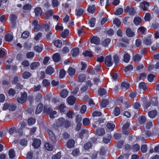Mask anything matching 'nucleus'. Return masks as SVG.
Listing matches in <instances>:
<instances>
[{
	"label": "nucleus",
	"instance_id": "obj_1",
	"mask_svg": "<svg viewBox=\"0 0 159 159\" xmlns=\"http://www.w3.org/2000/svg\"><path fill=\"white\" fill-rule=\"evenodd\" d=\"M44 111L49 115L50 118L52 119L56 117L57 112L55 111H53L50 107L47 106L44 107Z\"/></svg>",
	"mask_w": 159,
	"mask_h": 159
},
{
	"label": "nucleus",
	"instance_id": "obj_2",
	"mask_svg": "<svg viewBox=\"0 0 159 159\" xmlns=\"http://www.w3.org/2000/svg\"><path fill=\"white\" fill-rule=\"evenodd\" d=\"M27 94L26 92L22 93L21 96L17 98V101L18 103L22 104L26 102L27 99Z\"/></svg>",
	"mask_w": 159,
	"mask_h": 159
},
{
	"label": "nucleus",
	"instance_id": "obj_3",
	"mask_svg": "<svg viewBox=\"0 0 159 159\" xmlns=\"http://www.w3.org/2000/svg\"><path fill=\"white\" fill-rule=\"evenodd\" d=\"M105 62L106 65L108 67H110L113 65V61L111 59V55L107 56L106 57Z\"/></svg>",
	"mask_w": 159,
	"mask_h": 159
},
{
	"label": "nucleus",
	"instance_id": "obj_4",
	"mask_svg": "<svg viewBox=\"0 0 159 159\" xmlns=\"http://www.w3.org/2000/svg\"><path fill=\"white\" fill-rule=\"evenodd\" d=\"M149 5V2L146 1L140 3V8L143 11H146L148 10Z\"/></svg>",
	"mask_w": 159,
	"mask_h": 159
},
{
	"label": "nucleus",
	"instance_id": "obj_5",
	"mask_svg": "<svg viewBox=\"0 0 159 159\" xmlns=\"http://www.w3.org/2000/svg\"><path fill=\"white\" fill-rule=\"evenodd\" d=\"M47 132L48 134L50 139L52 140L53 143H55L56 141L55 134L52 131L49 129L47 130Z\"/></svg>",
	"mask_w": 159,
	"mask_h": 159
},
{
	"label": "nucleus",
	"instance_id": "obj_6",
	"mask_svg": "<svg viewBox=\"0 0 159 159\" xmlns=\"http://www.w3.org/2000/svg\"><path fill=\"white\" fill-rule=\"evenodd\" d=\"M121 54L123 55L124 61L126 63H128L130 59V56L129 55L127 52H124L121 53Z\"/></svg>",
	"mask_w": 159,
	"mask_h": 159
},
{
	"label": "nucleus",
	"instance_id": "obj_7",
	"mask_svg": "<svg viewBox=\"0 0 159 159\" xmlns=\"http://www.w3.org/2000/svg\"><path fill=\"white\" fill-rule=\"evenodd\" d=\"M41 143V140L40 139H36L34 140L32 145L35 148H37L40 146Z\"/></svg>",
	"mask_w": 159,
	"mask_h": 159
},
{
	"label": "nucleus",
	"instance_id": "obj_8",
	"mask_svg": "<svg viewBox=\"0 0 159 159\" xmlns=\"http://www.w3.org/2000/svg\"><path fill=\"white\" fill-rule=\"evenodd\" d=\"M91 43L96 45H98L100 43V40L99 38L96 36H93L91 39Z\"/></svg>",
	"mask_w": 159,
	"mask_h": 159
},
{
	"label": "nucleus",
	"instance_id": "obj_9",
	"mask_svg": "<svg viewBox=\"0 0 159 159\" xmlns=\"http://www.w3.org/2000/svg\"><path fill=\"white\" fill-rule=\"evenodd\" d=\"M75 98L73 96L69 97L67 99L68 103L70 105H73L75 102Z\"/></svg>",
	"mask_w": 159,
	"mask_h": 159
},
{
	"label": "nucleus",
	"instance_id": "obj_10",
	"mask_svg": "<svg viewBox=\"0 0 159 159\" xmlns=\"http://www.w3.org/2000/svg\"><path fill=\"white\" fill-rule=\"evenodd\" d=\"M34 12L36 16H40L42 12V10L40 7H36L34 9Z\"/></svg>",
	"mask_w": 159,
	"mask_h": 159
},
{
	"label": "nucleus",
	"instance_id": "obj_11",
	"mask_svg": "<svg viewBox=\"0 0 159 159\" xmlns=\"http://www.w3.org/2000/svg\"><path fill=\"white\" fill-rule=\"evenodd\" d=\"M84 10L80 7H77L75 10V15L77 16H80L83 13Z\"/></svg>",
	"mask_w": 159,
	"mask_h": 159
},
{
	"label": "nucleus",
	"instance_id": "obj_12",
	"mask_svg": "<svg viewBox=\"0 0 159 159\" xmlns=\"http://www.w3.org/2000/svg\"><path fill=\"white\" fill-rule=\"evenodd\" d=\"M54 71V68L50 66L47 67L45 70L46 73L50 75H52Z\"/></svg>",
	"mask_w": 159,
	"mask_h": 159
},
{
	"label": "nucleus",
	"instance_id": "obj_13",
	"mask_svg": "<svg viewBox=\"0 0 159 159\" xmlns=\"http://www.w3.org/2000/svg\"><path fill=\"white\" fill-rule=\"evenodd\" d=\"M86 76L85 75L82 74L79 75L78 77L77 81L80 82H83L86 80Z\"/></svg>",
	"mask_w": 159,
	"mask_h": 159
},
{
	"label": "nucleus",
	"instance_id": "obj_14",
	"mask_svg": "<svg viewBox=\"0 0 159 159\" xmlns=\"http://www.w3.org/2000/svg\"><path fill=\"white\" fill-rule=\"evenodd\" d=\"M126 33L127 35L129 37H133L134 34V33L129 28L127 29Z\"/></svg>",
	"mask_w": 159,
	"mask_h": 159
},
{
	"label": "nucleus",
	"instance_id": "obj_15",
	"mask_svg": "<svg viewBox=\"0 0 159 159\" xmlns=\"http://www.w3.org/2000/svg\"><path fill=\"white\" fill-rule=\"evenodd\" d=\"M71 53L73 57H76L79 54V49L77 48H73L71 51Z\"/></svg>",
	"mask_w": 159,
	"mask_h": 159
},
{
	"label": "nucleus",
	"instance_id": "obj_16",
	"mask_svg": "<svg viewBox=\"0 0 159 159\" xmlns=\"http://www.w3.org/2000/svg\"><path fill=\"white\" fill-rule=\"evenodd\" d=\"M157 112L155 110L149 111L148 112L149 116L151 118H154L157 116Z\"/></svg>",
	"mask_w": 159,
	"mask_h": 159
},
{
	"label": "nucleus",
	"instance_id": "obj_17",
	"mask_svg": "<svg viewBox=\"0 0 159 159\" xmlns=\"http://www.w3.org/2000/svg\"><path fill=\"white\" fill-rule=\"evenodd\" d=\"M65 119L63 118L58 119L57 122V126L60 127L64 126V124L65 122Z\"/></svg>",
	"mask_w": 159,
	"mask_h": 159
},
{
	"label": "nucleus",
	"instance_id": "obj_18",
	"mask_svg": "<svg viewBox=\"0 0 159 159\" xmlns=\"http://www.w3.org/2000/svg\"><path fill=\"white\" fill-rule=\"evenodd\" d=\"M53 61L55 62H58L60 60V56L58 53H56L53 55L52 57Z\"/></svg>",
	"mask_w": 159,
	"mask_h": 159
},
{
	"label": "nucleus",
	"instance_id": "obj_19",
	"mask_svg": "<svg viewBox=\"0 0 159 159\" xmlns=\"http://www.w3.org/2000/svg\"><path fill=\"white\" fill-rule=\"evenodd\" d=\"M40 63L39 62H35L32 63L30 65V67L31 70H34L40 66Z\"/></svg>",
	"mask_w": 159,
	"mask_h": 159
},
{
	"label": "nucleus",
	"instance_id": "obj_20",
	"mask_svg": "<svg viewBox=\"0 0 159 159\" xmlns=\"http://www.w3.org/2000/svg\"><path fill=\"white\" fill-rule=\"evenodd\" d=\"M75 142L74 140H69L67 143V147L69 148H71L74 146Z\"/></svg>",
	"mask_w": 159,
	"mask_h": 159
},
{
	"label": "nucleus",
	"instance_id": "obj_21",
	"mask_svg": "<svg viewBox=\"0 0 159 159\" xmlns=\"http://www.w3.org/2000/svg\"><path fill=\"white\" fill-rule=\"evenodd\" d=\"M140 146L137 144H134L131 147V150L134 152H137L140 150Z\"/></svg>",
	"mask_w": 159,
	"mask_h": 159
},
{
	"label": "nucleus",
	"instance_id": "obj_22",
	"mask_svg": "<svg viewBox=\"0 0 159 159\" xmlns=\"http://www.w3.org/2000/svg\"><path fill=\"white\" fill-rule=\"evenodd\" d=\"M129 41L127 39H125V40H123V42L120 43L119 46L122 48L126 47L128 45Z\"/></svg>",
	"mask_w": 159,
	"mask_h": 159
},
{
	"label": "nucleus",
	"instance_id": "obj_23",
	"mask_svg": "<svg viewBox=\"0 0 159 159\" xmlns=\"http://www.w3.org/2000/svg\"><path fill=\"white\" fill-rule=\"evenodd\" d=\"M31 75V74L29 72L25 71L22 75V77L24 79H27Z\"/></svg>",
	"mask_w": 159,
	"mask_h": 159
},
{
	"label": "nucleus",
	"instance_id": "obj_24",
	"mask_svg": "<svg viewBox=\"0 0 159 159\" xmlns=\"http://www.w3.org/2000/svg\"><path fill=\"white\" fill-rule=\"evenodd\" d=\"M129 87V84L125 82H123L121 84V87L122 90H126Z\"/></svg>",
	"mask_w": 159,
	"mask_h": 159
},
{
	"label": "nucleus",
	"instance_id": "obj_25",
	"mask_svg": "<svg viewBox=\"0 0 159 159\" xmlns=\"http://www.w3.org/2000/svg\"><path fill=\"white\" fill-rule=\"evenodd\" d=\"M10 19L12 24L14 25L15 24V21L17 19V17L14 14H11L9 17Z\"/></svg>",
	"mask_w": 159,
	"mask_h": 159
},
{
	"label": "nucleus",
	"instance_id": "obj_26",
	"mask_svg": "<svg viewBox=\"0 0 159 159\" xmlns=\"http://www.w3.org/2000/svg\"><path fill=\"white\" fill-rule=\"evenodd\" d=\"M75 72V70L71 67H70L68 70V73L69 75L70 76L74 75Z\"/></svg>",
	"mask_w": 159,
	"mask_h": 159
},
{
	"label": "nucleus",
	"instance_id": "obj_27",
	"mask_svg": "<svg viewBox=\"0 0 159 159\" xmlns=\"http://www.w3.org/2000/svg\"><path fill=\"white\" fill-rule=\"evenodd\" d=\"M95 133L97 135L102 136L105 133V130L103 129L96 130L95 131Z\"/></svg>",
	"mask_w": 159,
	"mask_h": 159
},
{
	"label": "nucleus",
	"instance_id": "obj_28",
	"mask_svg": "<svg viewBox=\"0 0 159 159\" xmlns=\"http://www.w3.org/2000/svg\"><path fill=\"white\" fill-rule=\"evenodd\" d=\"M111 42V39L109 38H107L104 39L102 42V45L104 47L108 46Z\"/></svg>",
	"mask_w": 159,
	"mask_h": 159
},
{
	"label": "nucleus",
	"instance_id": "obj_29",
	"mask_svg": "<svg viewBox=\"0 0 159 159\" xmlns=\"http://www.w3.org/2000/svg\"><path fill=\"white\" fill-rule=\"evenodd\" d=\"M43 108V105L42 104L38 105L36 109L35 113L37 114L40 113L42 111Z\"/></svg>",
	"mask_w": 159,
	"mask_h": 159
},
{
	"label": "nucleus",
	"instance_id": "obj_30",
	"mask_svg": "<svg viewBox=\"0 0 159 159\" xmlns=\"http://www.w3.org/2000/svg\"><path fill=\"white\" fill-rule=\"evenodd\" d=\"M111 136L110 134H108L107 137L104 138L103 141L104 143H109L111 139Z\"/></svg>",
	"mask_w": 159,
	"mask_h": 159
},
{
	"label": "nucleus",
	"instance_id": "obj_31",
	"mask_svg": "<svg viewBox=\"0 0 159 159\" xmlns=\"http://www.w3.org/2000/svg\"><path fill=\"white\" fill-rule=\"evenodd\" d=\"M95 10V6L94 5H90L88 7L87 11L90 13H93Z\"/></svg>",
	"mask_w": 159,
	"mask_h": 159
},
{
	"label": "nucleus",
	"instance_id": "obj_32",
	"mask_svg": "<svg viewBox=\"0 0 159 159\" xmlns=\"http://www.w3.org/2000/svg\"><path fill=\"white\" fill-rule=\"evenodd\" d=\"M68 94L67 90L66 89H63L61 91L60 95L62 98H65L67 96Z\"/></svg>",
	"mask_w": 159,
	"mask_h": 159
},
{
	"label": "nucleus",
	"instance_id": "obj_33",
	"mask_svg": "<svg viewBox=\"0 0 159 159\" xmlns=\"http://www.w3.org/2000/svg\"><path fill=\"white\" fill-rule=\"evenodd\" d=\"M13 39L12 35L10 34H8L6 35L5 37V39L8 42H10Z\"/></svg>",
	"mask_w": 159,
	"mask_h": 159
},
{
	"label": "nucleus",
	"instance_id": "obj_34",
	"mask_svg": "<svg viewBox=\"0 0 159 159\" xmlns=\"http://www.w3.org/2000/svg\"><path fill=\"white\" fill-rule=\"evenodd\" d=\"M43 46L42 45H36L34 46V49L36 52H40L42 51L43 50Z\"/></svg>",
	"mask_w": 159,
	"mask_h": 159
},
{
	"label": "nucleus",
	"instance_id": "obj_35",
	"mask_svg": "<svg viewBox=\"0 0 159 159\" xmlns=\"http://www.w3.org/2000/svg\"><path fill=\"white\" fill-rule=\"evenodd\" d=\"M150 102L152 105L153 106L156 105L158 104V101L157 98L156 97L152 98L150 101Z\"/></svg>",
	"mask_w": 159,
	"mask_h": 159
},
{
	"label": "nucleus",
	"instance_id": "obj_36",
	"mask_svg": "<svg viewBox=\"0 0 159 159\" xmlns=\"http://www.w3.org/2000/svg\"><path fill=\"white\" fill-rule=\"evenodd\" d=\"M69 33V30L67 29H65L61 33V36L62 38H65L68 35Z\"/></svg>",
	"mask_w": 159,
	"mask_h": 159
},
{
	"label": "nucleus",
	"instance_id": "obj_37",
	"mask_svg": "<svg viewBox=\"0 0 159 159\" xmlns=\"http://www.w3.org/2000/svg\"><path fill=\"white\" fill-rule=\"evenodd\" d=\"M106 126L108 129H110L111 131L114 129L115 127V125L112 123L110 122H108Z\"/></svg>",
	"mask_w": 159,
	"mask_h": 159
},
{
	"label": "nucleus",
	"instance_id": "obj_38",
	"mask_svg": "<svg viewBox=\"0 0 159 159\" xmlns=\"http://www.w3.org/2000/svg\"><path fill=\"white\" fill-rule=\"evenodd\" d=\"M146 29L144 27H140L138 30V33L140 34H144L146 31Z\"/></svg>",
	"mask_w": 159,
	"mask_h": 159
},
{
	"label": "nucleus",
	"instance_id": "obj_39",
	"mask_svg": "<svg viewBox=\"0 0 159 159\" xmlns=\"http://www.w3.org/2000/svg\"><path fill=\"white\" fill-rule=\"evenodd\" d=\"M142 20L140 17L135 18L134 20V23L136 25H139L141 22Z\"/></svg>",
	"mask_w": 159,
	"mask_h": 159
},
{
	"label": "nucleus",
	"instance_id": "obj_40",
	"mask_svg": "<svg viewBox=\"0 0 159 159\" xmlns=\"http://www.w3.org/2000/svg\"><path fill=\"white\" fill-rule=\"evenodd\" d=\"M36 122L35 119L33 118H30L28 120V123L29 125H34Z\"/></svg>",
	"mask_w": 159,
	"mask_h": 159
},
{
	"label": "nucleus",
	"instance_id": "obj_41",
	"mask_svg": "<svg viewBox=\"0 0 159 159\" xmlns=\"http://www.w3.org/2000/svg\"><path fill=\"white\" fill-rule=\"evenodd\" d=\"M109 103L107 99L103 100L100 103V106L102 107H105Z\"/></svg>",
	"mask_w": 159,
	"mask_h": 159
},
{
	"label": "nucleus",
	"instance_id": "obj_42",
	"mask_svg": "<svg viewBox=\"0 0 159 159\" xmlns=\"http://www.w3.org/2000/svg\"><path fill=\"white\" fill-rule=\"evenodd\" d=\"M54 44L56 47L60 48L61 46L62 43L61 40H57L54 42Z\"/></svg>",
	"mask_w": 159,
	"mask_h": 159
},
{
	"label": "nucleus",
	"instance_id": "obj_43",
	"mask_svg": "<svg viewBox=\"0 0 159 159\" xmlns=\"http://www.w3.org/2000/svg\"><path fill=\"white\" fill-rule=\"evenodd\" d=\"M45 146L46 149L49 151H52L53 148L52 145L48 143H46Z\"/></svg>",
	"mask_w": 159,
	"mask_h": 159
},
{
	"label": "nucleus",
	"instance_id": "obj_44",
	"mask_svg": "<svg viewBox=\"0 0 159 159\" xmlns=\"http://www.w3.org/2000/svg\"><path fill=\"white\" fill-rule=\"evenodd\" d=\"M141 59L140 56L139 54H136L133 57V61L135 62H138Z\"/></svg>",
	"mask_w": 159,
	"mask_h": 159
},
{
	"label": "nucleus",
	"instance_id": "obj_45",
	"mask_svg": "<svg viewBox=\"0 0 159 159\" xmlns=\"http://www.w3.org/2000/svg\"><path fill=\"white\" fill-rule=\"evenodd\" d=\"M139 88L140 89H142L143 90H145L147 89L146 86L144 83L142 82L139 84Z\"/></svg>",
	"mask_w": 159,
	"mask_h": 159
},
{
	"label": "nucleus",
	"instance_id": "obj_46",
	"mask_svg": "<svg viewBox=\"0 0 159 159\" xmlns=\"http://www.w3.org/2000/svg\"><path fill=\"white\" fill-rule=\"evenodd\" d=\"M46 18L48 19L52 15V10H49L45 12Z\"/></svg>",
	"mask_w": 159,
	"mask_h": 159
},
{
	"label": "nucleus",
	"instance_id": "obj_47",
	"mask_svg": "<svg viewBox=\"0 0 159 159\" xmlns=\"http://www.w3.org/2000/svg\"><path fill=\"white\" fill-rule=\"evenodd\" d=\"M84 147L85 150H88L92 147V144L90 142H87L84 145Z\"/></svg>",
	"mask_w": 159,
	"mask_h": 159
},
{
	"label": "nucleus",
	"instance_id": "obj_48",
	"mask_svg": "<svg viewBox=\"0 0 159 159\" xmlns=\"http://www.w3.org/2000/svg\"><path fill=\"white\" fill-rule=\"evenodd\" d=\"M96 20L95 18H92L89 20V24L91 27H93L95 25Z\"/></svg>",
	"mask_w": 159,
	"mask_h": 159
},
{
	"label": "nucleus",
	"instance_id": "obj_49",
	"mask_svg": "<svg viewBox=\"0 0 159 159\" xmlns=\"http://www.w3.org/2000/svg\"><path fill=\"white\" fill-rule=\"evenodd\" d=\"M98 93L100 96H102L106 94V92L104 88H100L98 90Z\"/></svg>",
	"mask_w": 159,
	"mask_h": 159
},
{
	"label": "nucleus",
	"instance_id": "obj_50",
	"mask_svg": "<svg viewBox=\"0 0 159 159\" xmlns=\"http://www.w3.org/2000/svg\"><path fill=\"white\" fill-rule=\"evenodd\" d=\"M113 23L117 26L119 27L121 25V22L118 18H115L113 20Z\"/></svg>",
	"mask_w": 159,
	"mask_h": 159
},
{
	"label": "nucleus",
	"instance_id": "obj_51",
	"mask_svg": "<svg viewBox=\"0 0 159 159\" xmlns=\"http://www.w3.org/2000/svg\"><path fill=\"white\" fill-rule=\"evenodd\" d=\"M83 55L85 57H92L93 56L91 52L87 50L85 51L83 53Z\"/></svg>",
	"mask_w": 159,
	"mask_h": 159
},
{
	"label": "nucleus",
	"instance_id": "obj_52",
	"mask_svg": "<svg viewBox=\"0 0 159 159\" xmlns=\"http://www.w3.org/2000/svg\"><path fill=\"white\" fill-rule=\"evenodd\" d=\"M8 154L10 158H13L15 156L14 151L12 149L10 150L9 151Z\"/></svg>",
	"mask_w": 159,
	"mask_h": 159
},
{
	"label": "nucleus",
	"instance_id": "obj_53",
	"mask_svg": "<svg viewBox=\"0 0 159 159\" xmlns=\"http://www.w3.org/2000/svg\"><path fill=\"white\" fill-rule=\"evenodd\" d=\"M143 43L147 45H150L152 43L151 39L150 38L145 39L143 40Z\"/></svg>",
	"mask_w": 159,
	"mask_h": 159
},
{
	"label": "nucleus",
	"instance_id": "obj_54",
	"mask_svg": "<svg viewBox=\"0 0 159 159\" xmlns=\"http://www.w3.org/2000/svg\"><path fill=\"white\" fill-rule=\"evenodd\" d=\"M90 123V120L88 118L84 119L83 120V125L85 126H87Z\"/></svg>",
	"mask_w": 159,
	"mask_h": 159
},
{
	"label": "nucleus",
	"instance_id": "obj_55",
	"mask_svg": "<svg viewBox=\"0 0 159 159\" xmlns=\"http://www.w3.org/2000/svg\"><path fill=\"white\" fill-rule=\"evenodd\" d=\"M43 85L45 87L48 86L50 85V81L47 79H44L42 82Z\"/></svg>",
	"mask_w": 159,
	"mask_h": 159
},
{
	"label": "nucleus",
	"instance_id": "obj_56",
	"mask_svg": "<svg viewBox=\"0 0 159 159\" xmlns=\"http://www.w3.org/2000/svg\"><path fill=\"white\" fill-rule=\"evenodd\" d=\"M26 57L28 59L33 58L34 56V53L32 52H29L26 54Z\"/></svg>",
	"mask_w": 159,
	"mask_h": 159
},
{
	"label": "nucleus",
	"instance_id": "obj_57",
	"mask_svg": "<svg viewBox=\"0 0 159 159\" xmlns=\"http://www.w3.org/2000/svg\"><path fill=\"white\" fill-rule=\"evenodd\" d=\"M120 108L117 107H116L114 111V113L115 115L116 116H118L120 114Z\"/></svg>",
	"mask_w": 159,
	"mask_h": 159
},
{
	"label": "nucleus",
	"instance_id": "obj_58",
	"mask_svg": "<svg viewBox=\"0 0 159 159\" xmlns=\"http://www.w3.org/2000/svg\"><path fill=\"white\" fill-rule=\"evenodd\" d=\"M6 54V51L4 49H0V57H2Z\"/></svg>",
	"mask_w": 159,
	"mask_h": 159
},
{
	"label": "nucleus",
	"instance_id": "obj_59",
	"mask_svg": "<svg viewBox=\"0 0 159 159\" xmlns=\"http://www.w3.org/2000/svg\"><path fill=\"white\" fill-rule=\"evenodd\" d=\"M16 108V105L15 104L12 103H10L9 110L11 111H13L15 110Z\"/></svg>",
	"mask_w": 159,
	"mask_h": 159
},
{
	"label": "nucleus",
	"instance_id": "obj_60",
	"mask_svg": "<svg viewBox=\"0 0 159 159\" xmlns=\"http://www.w3.org/2000/svg\"><path fill=\"white\" fill-rule=\"evenodd\" d=\"M61 157V153L60 152H58L56 154L53 156L52 159H60Z\"/></svg>",
	"mask_w": 159,
	"mask_h": 159
},
{
	"label": "nucleus",
	"instance_id": "obj_61",
	"mask_svg": "<svg viewBox=\"0 0 159 159\" xmlns=\"http://www.w3.org/2000/svg\"><path fill=\"white\" fill-rule=\"evenodd\" d=\"M29 32L28 31H25L22 34L21 37L24 39L27 38L29 36Z\"/></svg>",
	"mask_w": 159,
	"mask_h": 159
},
{
	"label": "nucleus",
	"instance_id": "obj_62",
	"mask_svg": "<svg viewBox=\"0 0 159 159\" xmlns=\"http://www.w3.org/2000/svg\"><path fill=\"white\" fill-rule=\"evenodd\" d=\"M32 7L31 5L30 4H26L24 6L23 8L25 10H30Z\"/></svg>",
	"mask_w": 159,
	"mask_h": 159
},
{
	"label": "nucleus",
	"instance_id": "obj_63",
	"mask_svg": "<svg viewBox=\"0 0 159 159\" xmlns=\"http://www.w3.org/2000/svg\"><path fill=\"white\" fill-rule=\"evenodd\" d=\"M141 151L142 152L145 153L147 151V145L146 144H143L141 147Z\"/></svg>",
	"mask_w": 159,
	"mask_h": 159
},
{
	"label": "nucleus",
	"instance_id": "obj_64",
	"mask_svg": "<svg viewBox=\"0 0 159 159\" xmlns=\"http://www.w3.org/2000/svg\"><path fill=\"white\" fill-rule=\"evenodd\" d=\"M66 72L64 70L61 69L59 72V77L60 78H63L65 75Z\"/></svg>",
	"mask_w": 159,
	"mask_h": 159
}]
</instances>
